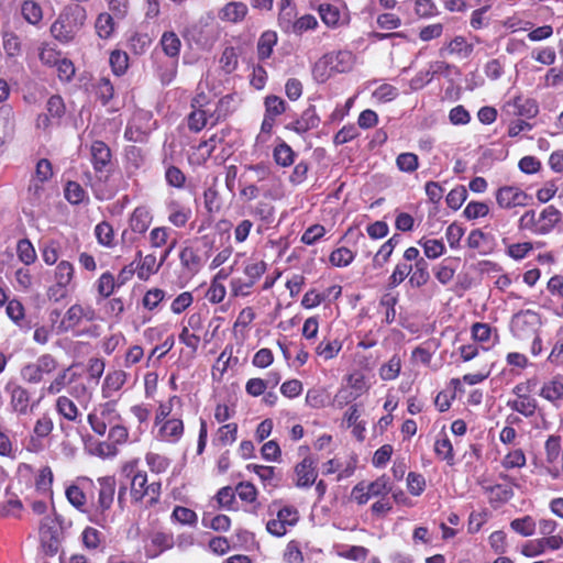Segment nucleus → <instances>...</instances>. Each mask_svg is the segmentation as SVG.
Returning a JSON list of instances; mask_svg holds the SVG:
<instances>
[{
    "mask_svg": "<svg viewBox=\"0 0 563 563\" xmlns=\"http://www.w3.org/2000/svg\"><path fill=\"white\" fill-rule=\"evenodd\" d=\"M90 162L95 172L99 175L98 181L92 180L91 173L85 174V184L89 185L98 200L110 199L113 192L104 189L101 180L108 177L111 165V151L102 141H95L90 146Z\"/></svg>",
    "mask_w": 563,
    "mask_h": 563,
    "instance_id": "nucleus-1",
    "label": "nucleus"
},
{
    "mask_svg": "<svg viewBox=\"0 0 563 563\" xmlns=\"http://www.w3.org/2000/svg\"><path fill=\"white\" fill-rule=\"evenodd\" d=\"M97 490V500L93 503V512L90 521L106 528L112 522V517L109 511L113 505L117 481L112 475L100 476L95 482L92 487Z\"/></svg>",
    "mask_w": 563,
    "mask_h": 563,
    "instance_id": "nucleus-2",
    "label": "nucleus"
},
{
    "mask_svg": "<svg viewBox=\"0 0 563 563\" xmlns=\"http://www.w3.org/2000/svg\"><path fill=\"white\" fill-rule=\"evenodd\" d=\"M87 20L86 9L75 4L66 7L52 24V35L62 43L71 42Z\"/></svg>",
    "mask_w": 563,
    "mask_h": 563,
    "instance_id": "nucleus-3",
    "label": "nucleus"
},
{
    "mask_svg": "<svg viewBox=\"0 0 563 563\" xmlns=\"http://www.w3.org/2000/svg\"><path fill=\"white\" fill-rule=\"evenodd\" d=\"M222 29L216 21L213 12L202 14L195 23L187 29V37L197 47L210 51L220 40Z\"/></svg>",
    "mask_w": 563,
    "mask_h": 563,
    "instance_id": "nucleus-4",
    "label": "nucleus"
},
{
    "mask_svg": "<svg viewBox=\"0 0 563 563\" xmlns=\"http://www.w3.org/2000/svg\"><path fill=\"white\" fill-rule=\"evenodd\" d=\"M123 474L130 479V495L133 503H141L145 496H151V501L158 500L161 483H148L147 474L137 468V462H129L122 467Z\"/></svg>",
    "mask_w": 563,
    "mask_h": 563,
    "instance_id": "nucleus-5",
    "label": "nucleus"
},
{
    "mask_svg": "<svg viewBox=\"0 0 563 563\" xmlns=\"http://www.w3.org/2000/svg\"><path fill=\"white\" fill-rule=\"evenodd\" d=\"M560 220V210L554 206H548L540 213L534 210L526 211L518 221V228L521 231L544 235L550 233Z\"/></svg>",
    "mask_w": 563,
    "mask_h": 563,
    "instance_id": "nucleus-6",
    "label": "nucleus"
},
{
    "mask_svg": "<svg viewBox=\"0 0 563 563\" xmlns=\"http://www.w3.org/2000/svg\"><path fill=\"white\" fill-rule=\"evenodd\" d=\"M87 421L96 434L104 435L108 429L122 421V417L117 409V401L109 400L99 404L89 412Z\"/></svg>",
    "mask_w": 563,
    "mask_h": 563,
    "instance_id": "nucleus-7",
    "label": "nucleus"
},
{
    "mask_svg": "<svg viewBox=\"0 0 563 563\" xmlns=\"http://www.w3.org/2000/svg\"><path fill=\"white\" fill-rule=\"evenodd\" d=\"M156 128L157 122L154 120L153 113L148 110L137 109L126 124L124 139L134 143H144Z\"/></svg>",
    "mask_w": 563,
    "mask_h": 563,
    "instance_id": "nucleus-8",
    "label": "nucleus"
},
{
    "mask_svg": "<svg viewBox=\"0 0 563 563\" xmlns=\"http://www.w3.org/2000/svg\"><path fill=\"white\" fill-rule=\"evenodd\" d=\"M58 366L57 360L48 353L40 355L34 362L22 366L21 378L29 384L41 383L46 375L53 374Z\"/></svg>",
    "mask_w": 563,
    "mask_h": 563,
    "instance_id": "nucleus-9",
    "label": "nucleus"
},
{
    "mask_svg": "<svg viewBox=\"0 0 563 563\" xmlns=\"http://www.w3.org/2000/svg\"><path fill=\"white\" fill-rule=\"evenodd\" d=\"M540 325L541 318L539 313L532 310L520 311L511 319V331L520 340L537 335Z\"/></svg>",
    "mask_w": 563,
    "mask_h": 563,
    "instance_id": "nucleus-10",
    "label": "nucleus"
},
{
    "mask_svg": "<svg viewBox=\"0 0 563 563\" xmlns=\"http://www.w3.org/2000/svg\"><path fill=\"white\" fill-rule=\"evenodd\" d=\"M97 319V312L90 305L74 303L64 313L58 325L60 332L73 331L82 321L92 322Z\"/></svg>",
    "mask_w": 563,
    "mask_h": 563,
    "instance_id": "nucleus-11",
    "label": "nucleus"
},
{
    "mask_svg": "<svg viewBox=\"0 0 563 563\" xmlns=\"http://www.w3.org/2000/svg\"><path fill=\"white\" fill-rule=\"evenodd\" d=\"M495 199L500 209L511 210L518 207L528 206L531 200V196L518 186L505 185L495 191Z\"/></svg>",
    "mask_w": 563,
    "mask_h": 563,
    "instance_id": "nucleus-12",
    "label": "nucleus"
},
{
    "mask_svg": "<svg viewBox=\"0 0 563 563\" xmlns=\"http://www.w3.org/2000/svg\"><path fill=\"white\" fill-rule=\"evenodd\" d=\"M74 276V265L68 261H60L55 267V284L48 288V297L56 301L64 298L67 294V288L71 285Z\"/></svg>",
    "mask_w": 563,
    "mask_h": 563,
    "instance_id": "nucleus-13",
    "label": "nucleus"
},
{
    "mask_svg": "<svg viewBox=\"0 0 563 563\" xmlns=\"http://www.w3.org/2000/svg\"><path fill=\"white\" fill-rule=\"evenodd\" d=\"M5 390L10 395V408L19 416H26L33 411L40 400L31 402L30 391L21 385L8 384Z\"/></svg>",
    "mask_w": 563,
    "mask_h": 563,
    "instance_id": "nucleus-14",
    "label": "nucleus"
},
{
    "mask_svg": "<svg viewBox=\"0 0 563 563\" xmlns=\"http://www.w3.org/2000/svg\"><path fill=\"white\" fill-rule=\"evenodd\" d=\"M95 482L86 476H80L76 482L66 488L65 495L71 506L80 511H85L87 497L85 490L91 489Z\"/></svg>",
    "mask_w": 563,
    "mask_h": 563,
    "instance_id": "nucleus-15",
    "label": "nucleus"
},
{
    "mask_svg": "<svg viewBox=\"0 0 563 563\" xmlns=\"http://www.w3.org/2000/svg\"><path fill=\"white\" fill-rule=\"evenodd\" d=\"M355 56L351 51H338L323 56L324 65L335 73H346L353 68Z\"/></svg>",
    "mask_w": 563,
    "mask_h": 563,
    "instance_id": "nucleus-16",
    "label": "nucleus"
},
{
    "mask_svg": "<svg viewBox=\"0 0 563 563\" xmlns=\"http://www.w3.org/2000/svg\"><path fill=\"white\" fill-rule=\"evenodd\" d=\"M109 442H102L99 444V450L101 454L104 455H115L117 449L114 445L124 444L129 439V430L120 421L118 424L112 426L108 432Z\"/></svg>",
    "mask_w": 563,
    "mask_h": 563,
    "instance_id": "nucleus-17",
    "label": "nucleus"
},
{
    "mask_svg": "<svg viewBox=\"0 0 563 563\" xmlns=\"http://www.w3.org/2000/svg\"><path fill=\"white\" fill-rule=\"evenodd\" d=\"M249 9L244 2L231 1L225 3L218 11V18L222 22L238 24L242 22L247 15Z\"/></svg>",
    "mask_w": 563,
    "mask_h": 563,
    "instance_id": "nucleus-18",
    "label": "nucleus"
},
{
    "mask_svg": "<svg viewBox=\"0 0 563 563\" xmlns=\"http://www.w3.org/2000/svg\"><path fill=\"white\" fill-rule=\"evenodd\" d=\"M153 221L151 209L146 206L136 207L129 218V228L133 233L145 234Z\"/></svg>",
    "mask_w": 563,
    "mask_h": 563,
    "instance_id": "nucleus-19",
    "label": "nucleus"
},
{
    "mask_svg": "<svg viewBox=\"0 0 563 563\" xmlns=\"http://www.w3.org/2000/svg\"><path fill=\"white\" fill-rule=\"evenodd\" d=\"M240 102L241 99L236 93L225 95L224 97L219 99L214 108L211 109L212 113H210V117L214 118L213 123L224 120L234 111H236V109L240 106Z\"/></svg>",
    "mask_w": 563,
    "mask_h": 563,
    "instance_id": "nucleus-20",
    "label": "nucleus"
},
{
    "mask_svg": "<svg viewBox=\"0 0 563 563\" xmlns=\"http://www.w3.org/2000/svg\"><path fill=\"white\" fill-rule=\"evenodd\" d=\"M295 473L297 476L296 486L300 488L310 487L316 482L318 475L314 461L310 456L305 457L296 465Z\"/></svg>",
    "mask_w": 563,
    "mask_h": 563,
    "instance_id": "nucleus-21",
    "label": "nucleus"
},
{
    "mask_svg": "<svg viewBox=\"0 0 563 563\" xmlns=\"http://www.w3.org/2000/svg\"><path fill=\"white\" fill-rule=\"evenodd\" d=\"M320 123V118L317 114L316 107L309 106L288 128L298 134H303L309 130L316 129Z\"/></svg>",
    "mask_w": 563,
    "mask_h": 563,
    "instance_id": "nucleus-22",
    "label": "nucleus"
},
{
    "mask_svg": "<svg viewBox=\"0 0 563 563\" xmlns=\"http://www.w3.org/2000/svg\"><path fill=\"white\" fill-rule=\"evenodd\" d=\"M55 410L63 419L69 422H81V412L77 405L67 396L57 397L55 401Z\"/></svg>",
    "mask_w": 563,
    "mask_h": 563,
    "instance_id": "nucleus-23",
    "label": "nucleus"
},
{
    "mask_svg": "<svg viewBox=\"0 0 563 563\" xmlns=\"http://www.w3.org/2000/svg\"><path fill=\"white\" fill-rule=\"evenodd\" d=\"M179 261L181 267L189 275H196L203 265L202 257L198 254V251L192 246H185L179 253Z\"/></svg>",
    "mask_w": 563,
    "mask_h": 563,
    "instance_id": "nucleus-24",
    "label": "nucleus"
},
{
    "mask_svg": "<svg viewBox=\"0 0 563 563\" xmlns=\"http://www.w3.org/2000/svg\"><path fill=\"white\" fill-rule=\"evenodd\" d=\"M511 113L528 119L534 118L539 112V106L536 100L523 97H516L508 102Z\"/></svg>",
    "mask_w": 563,
    "mask_h": 563,
    "instance_id": "nucleus-25",
    "label": "nucleus"
},
{
    "mask_svg": "<svg viewBox=\"0 0 563 563\" xmlns=\"http://www.w3.org/2000/svg\"><path fill=\"white\" fill-rule=\"evenodd\" d=\"M126 373L124 371H113L107 374L102 384V397L110 399L114 393L119 391L126 382Z\"/></svg>",
    "mask_w": 563,
    "mask_h": 563,
    "instance_id": "nucleus-26",
    "label": "nucleus"
},
{
    "mask_svg": "<svg viewBox=\"0 0 563 563\" xmlns=\"http://www.w3.org/2000/svg\"><path fill=\"white\" fill-rule=\"evenodd\" d=\"M429 280V263L426 260H419L418 263L411 264V273L408 283L412 288H421L427 285Z\"/></svg>",
    "mask_w": 563,
    "mask_h": 563,
    "instance_id": "nucleus-27",
    "label": "nucleus"
},
{
    "mask_svg": "<svg viewBox=\"0 0 563 563\" xmlns=\"http://www.w3.org/2000/svg\"><path fill=\"white\" fill-rule=\"evenodd\" d=\"M540 396L550 402L563 401V378L555 376L545 382L540 389Z\"/></svg>",
    "mask_w": 563,
    "mask_h": 563,
    "instance_id": "nucleus-28",
    "label": "nucleus"
},
{
    "mask_svg": "<svg viewBox=\"0 0 563 563\" xmlns=\"http://www.w3.org/2000/svg\"><path fill=\"white\" fill-rule=\"evenodd\" d=\"M168 221L176 228L186 225L191 217V210L181 206L178 201L173 200L167 205Z\"/></svg>",
    "mask_w": 563,
    "mask_h": 563,
    "instance_id": "nucleus-29",
    "label": "nucleus"
},
{
    "mask_svg": "<svg viewBox=\"0 0 563 563\" xmlns=\"http://www.w3.org/2000/svg\"><path fill=\"white\" fill-rule=\"evenodd\" d=\"M136 256L141 258V262L136 267L137 277L140 279H146L151 275L156 274L161 266L163 265L162 261H157L154 254H147L144 257H142V252L139 251L136 253Z\"/></svg>",
    "mask_w": 563,
    "mask_h": 563,
    "instance_id": "nucleus-30",
    "label": "nucleus"
},
{
    "mask_svg": "<svg viewBox=\"0 0 563 563\" xmlns=\"http://www.w3.org/2000/svg\"><path fill=\"white\" fill-rule=\"evenodd\" d=\"M184 433V423L180 419L173 418L163 422L159 435L164 441L175 443Z\"/></svg>",
    "mask_w": 563,
    "mask_h": 563,
    "instance_id": "nucleus-31",
    "label": "nucleus"
},
{
    "mask_svg": "<svg viewBox=\"0 0 563 563\" xmlns=\"http://www.w3.org/2000/svg\"><path fill=\"white\" fill-rule=\"evenodd\" d=\"M211 109H192L188 115V128L190 131L200 132L208 123L214 125V118L210 117Z\"/></svg>",
    "mask_w": 563,
    "mask_h": 563,
    "instance_id": "nucleus-32",
    "label": "nucleus"
},
{
    "mask_svg": "<svg viewBox=\"0 0 563 563\" xmlns=\"http://www.w3.org/2000/svg\"><path fill=\"white\" fill-rule=\"evenodd\" d=\"M562 442L561 437L552 434L550 435L544 443V453H545V468L556 465L559 462L561 452H562Z\"/></svg>",
    "mask_w": 563,
    "mask_h": 563,
    "instance_id": "nucleus-33",
    "label": "nucleus"
},
{
    "mask_svg": "<svg viewBox=\"0 0 563 563\" xmlns=\"http://www.w3.org/2000/svg\"><path fill=\"white\" fill-rule=\"evenodd\" d=\"M159 44L166 56L177 62L180 53L181 42L175 32H164Z\"/></svg>",
    "mask_w": 563,
    "mask_h": 563,
    "instance_id": "nucleus-34",
    "label": "nucleus"
},
{
    "mask_svg": "<svg viewBox=\"0 0 563 563\" xmlns=\"http://www.w3.org/2000/svg\"><path fill=\"white\" fill-rule=\"evenodd\" d=\"M93 93L102 106H108L114 96V87L109 78L101 77L92 85Z\"/></svg>",
    "mask_w": 563,
    "mask_h": 563,
    "instance_id": "nucleus-35",
    "label": "nucleus"
},
{
    "mask_svg": "<svg viewBox=\"0 0 563 563\" xmlns=\"http://www.w3.org/2000/svg\"><path fill=\"white\" fill-rule=\"evenodd\" d=\"M249 213L263 223L271 224L274 221L275 208L268 201H258L249 207Z\"/></svg>",
    "mask_w": 563,
    "mask_h": 563,
    "instance_id": "nucleus-36",
    "label": "nucleus"
},
{
    "mask_svg": "<svg viewBox=\"0 0 563 563\" xmlns=\"http://www.w3.org/2000/svg\"><path fill=\"white\" fill-rule=\"evenodd\" d=\"M434 452L438 457L446 461L448 464L452 465L454 463L453 446L445 432L439 433L434 443Z\"/></svg>",
    "mask_w": 563,
    "mask_h": 563,
    "instance_id": "nucleus-37",
    "label": "nucleus"
},
{
    "mask_svg": "<svg viewBox=\"0 0 563 563\" xmlns=\"http://www.w3.org/2000/svg\"><path fill=\"white\" fill-rule=\"evenodd\" d=\"M95 29L100 38H111L115 30L114 18L107 12L100 13L96 19Z\"/></svg>",
    "mask_w": 563,
    "mask_h": 563,
    "instance_id": "nucleus-38",
    "label": "nucleus"
},
{
    "mask_svg": "<svg viewBox=\"0 0 563 563\" xmlns=\"http://www.w3.org/2000/svg\"><path fill=\"white\" fill-rule=\"evenodd\" d=\"M507 405L511 410L517 411L523 415L525 417L533 416L537 409L536 399L529 395L526 397L509 400Z\"/></svg>",
    "mask_w": 563,
    "mask_h": 563,
    "instance_id": "nucleus-39",
    "label": "nucleus"
},
{
    "mask_svg": "<svg viewBox=\"0 0 563 563\" xmlns=\"http://www.w3.org/2000/svg\"><path fill=\"white\" fill-rule=\"evenodd\" d=\"M277 43V34L273 31L264 32L257 42V55L260 59H267Z\"/></svg>",
    "mask_w": 563,
    "mask_h": 563,
    "instance_id": "nucleus-40",
    "label": "nucleus"
},
{
    "mask_svg": "<svg viewBox=\"0 0 563 563\" xmlns=\"http://www.w3.org/2000/svg\"><path fill=\"white\" fill-rule=\"evenodd\" d=\"M319 15L322 22L329 27L339 26L341 13L336 5L330 3H322L318 8Z\"/></svg>",
    "mask_w": 563,
    "mask_h": 563,
    "instance_id": "nucleus-41",
    "label": "nucleus"
},
{
    "mask_svg": "<svg viewBox=\"0 0 563 563\" xmlns=\"http://www.w3.org/2000/svg\"><path fill=\"white\" fill-rule=\"evenodd\" d=\"M70 372V367L64 368L60 371L55 378L46 386L42 388V391L47 395H57L65 387L71 383V379L68 377Z\"/></svg>",
    "mask_w": 563,
    "mask_h": 563,
    "instance_id": "nucleus-42",
    "label": "nucleus"
},
{
    "mask_svg": "<svg viewBox=\"0 0 563 563\" xmlns=\"http://www.w3.org/2000/svg\"><path fill=\"white\" fill-rule=\"evenodd\" d=\"M342 349V342L339 340H322L316 347L318 356L324 361L334 358Z\"/></svg>",
    "mask_w": 563,
    "mask_h": 563,
    "instance_id": "nucleus-43",
    "label": "nucleus"
},
{
    "mask_svg": "<svg viewBox=\"0 0 563 563\" xmlns=\"http://www.w3.org/2000/svg\"><path fill=\"white\" fill-rule=\"evenodd\" d=\"M229 129H222L213 133L208 140L200 142L198 150L205 151L207 156H210L219 144L225 142L227 136L230 134Z\"/></svg>",
    "mask_w": 563,
    "mask_h": 563,
    "instance_id": "nucleus-44",
    "label": "nucleus"
},
{
    "mask_svg": "<svg viewBox=\"0 0 563 563\" xmlns=\"http://www.w3.org/2000/svg\"><path fill=\"white\" fill-rule=\"evenodd\" d=\"M96 287L99 296L102 298L110 297L114 289L119 288L115 282V277L110 272H106L100 275L96 282Z\"/></svg>",
    "mask_w": 563,
    "mask_h": 563,
    "instance_id": "nucleus-45",
    "label": "nucleus"
},
{
    "mask_svg": "<svg viewBox=\"0 0 563 563\" xmlns=\"http://www.w3.org/2000/svg\"><path fill=\"white\" fill-rule=\"evenodd\" d=\"M274 159L282 167L290 166L295 161V152L285 142L279 143L273 152Z\"/></svg>",
    "mask_w": 563,
    "mask_h": 563,
    "instance_id": "nucleus-46",
    "label": "nucleus"
},
{
    "mask_svg": "<svg viewBox=\"0 0 563 563\" xmlns=\"http://www.w3.org/2000/svg\"><path fill=\"white\" fill-rule=\"evenodd\" d=\"M109 63H110L112 73L115 76H122L128 70L129 56L125 52L115 49V51L111 52Z\"/></svg>",
    "mask_w": 563,
    "mask_h": 563,
    "instance_id": "nucleus-47",
    "label": "nucleus"
},
{
    "mask_svg": "<svg viewBox=\"0 0 563 563\" xmlns=\"http://www.w3.org/2000/svg\"><path fill=\"white\" fill-rule=\"evenodd\" d=\"M145 462L150 471L155 474L165 473L170 465L168 457L154 452H148L145 455Z\"/></svg>",
    "mask_w": 563,
    "mask_h": 563,
    "instance_id": "nucleus-48",
    "label": "nucleus"
},
{
    "mask_svg": "<svg viewBox=\"0 0 563 563\" xmlns=\"http://www.w3.org/2000/svg\"><path fill=\"white\" fill-rule=\"evenodd\" d=\"M16 254L19 260L25 265L33 264L37 258L35 249L27 239H22L18 242Z\"/></svg>",
    "mask_w": 563,
    "mask_h": 563,
    "instance_id": "nucleus-49",
    "label": "nucleus"
},
{
    "mask_svg": "<svg viewBox=\"0 0 563 563\" xmlns=\"http://www.w3.org/2000/svg\"><path fill=\"white\" fill-rule=\"evenodd\" d=\"M401 369V360L398 355H394L387 363L379 368V377L383 380H394L398 377Z\"/></svg>",
    "mask_w": 563,
    "mask_h": 563,
    "instance_id": "nucleus-50",
    "label": "nucleus"
},
{
    "mask_svg": "<svg viewBox=\"0 0 563 563\" xmlns=\"http://www.w3.org/2000/svg\"><path fill=\"white\" fill-rule=\"evenodd\" d=\"M419 245L422 246L426 257L435 260L443 255L445 251L444 243L435 239H421Z\"/></svg>",
    "mask_w": 563,
    "mask_h": 563,
    "instance_id": "nucleus-51",
    "label": "nucleus"
},
{
    "mask_svg": "<svg viewBox=\"0 0 563 563\" xmlns=\"http://www.w3.org/2000/svg\"><path fill=\"white\" fill-rule=\"evenodd\" d=\"M82 544L87 550H98L103 541L102 533L92 527H87L81 533Z\"/></svg>",
    "mask_w": 563,
    "mask_h": 563,
    "instance_id": "nucleus-52",
    "label": "nucleus"
},
{
    "mask_svg": "<svg viewBox=\"0 0 563 563\" xmlns=\"http://www.w3.org/2000/svg\"><path fill=\"white\" fill-rule=\"evenodd\" d=\"M2 46L9 57H16L22 51L20 37L13 32H3Z\"/></svg>",
    "mask_w": 563,
    "mask_h": 563,
    "instance_id": "nucleus-53",
    "label": "nucleus"
},
{
    "mask_svg": "<svg viewBox=\"0 0 563 563\" xmlns=\"http://www.w3.org/2000/svg\"><path fill=\"white\" fill-rule=\"evenodd\" d=\"M510 527L520 536L530 537L534 533L537 525L532 517L525 516L522 518L514 519L510 522Z\"/></svg>",
    "mask_w": 563,
    "mask_h": 563,
    "instance_id": "nucleus-54",
    "label": "nucleus"
},
{
    "mask_svg": "<svg viewBox=\"0 0 563 563\" xmlns=\"http://www.w3.org/2000/svg\"><path fill=\"white\" fill-rule=\"evenodd\" d=\"M526 454L521 449L509 451L501 461V466L506 470L521 468L526 465Z\"/></svg>",
    "mask_w": 563,
    "mask_h": 563,
    "instance_id": "nucleus-55",
    "label": "nucleus"
},
{
    "mask_svg": "<svg viewBox=\"0 0 563 563\" xmlns=\"http://www.w3.org/2000/svg\"><path fill=\"white\" fill-rule=\"evenodd\" d=\"M411 273V264L399 262L391 275L388 278V287L396 288L399 286L406 278L409 279V275Z\"/></svg>",
    "mask_w": 563,
    "mask_h": 563,
    "instance_id": "nucleus-56",
    "label": "nucleus"
},
{
    "mask_svg": "<svg viewBox=\"0 0 563 563\" xmlns=\"http://www.w3.org/2000/svg\"><path fill=\"white\" fill-rule=\"evenodd\" d=\"M23 18L31 24H37L42 20V9L33 0H25L21 7Z\"/></svg>",
    "mask_w": 563,
    "mask_h": 563,
    "instance_id": "nucleus-57",
    "label": "nucleus"
},
{
    "mask_svg": "<svg viewBox=\"0 0 563 563\" xmlns=\"http://www.w3.org/2000/svg\"><path fill=\"white\" fill-rule=\"evenodd\" d=\"M450 54L468 57L473 52V45L467 43L464 36H455L445 48Z\"/></svg>",
    "mask_w": 563,
    "mask_h": 563,
    "instance_id": "nucleus-58",
    "label": "nucleus"
},
{
    "mask_svg": "<svg viewBox=\"0 0 563 563\" xmlns=\"http://www.w3.org/2000/svg\"><path fill=\"white\" fill-rule=\"evenodd\" d=\"M172 230L167 227H156L150 231L148 243L153 249L167 245Z\"/></svg>",
    "mask_w": 563,
    "mask_h": 563,
    "instance_id": "nucleus-59",
    "label": "nucleus"
},
{
    "mask_svg": "<svg viewBox=\"0 0 563 563\" xmlns=\"http://www.w3.org/2000/svg\"><path fill=\"white\" fill-rule=\"evenodd\" d=\"M203 527L211 528L216 531H228L231 526V520L225 515H217L211 517L209 514L202 517Z\"/></svg>",
    "mask_w": 563,
    "mask_h": 563,
    "instance_id": "nucleus-60",
    "label": "nucleus"
},
{
    "mask_svg": "<svg viewBox=\"0 0 563 563\" xmlns=\"http://www.w3.org/2000/svg\"><path fill=\"white\" fill-rule=\"evenodd\" d=\"M172 520L181 525L195 526L198 517L194 510L187 507L176 506L172 512Z\"/></svg>",
    "mask_w": 563,
    "mask_h": 563,
    "instance_id": "nucleus-61",
    "label": "nucleus"
},
{
    "mask_svg": "<svg viewBox=\"0 0 563 563\" xmlns=\"http://www.w3.org/2000/svg\"><path fill=\"white\" fill-rule=\"evenodd\" d=\"M413 10L420 19H430L439 14V9L433 0H415Z\"/></svg>",
    "mask_w": 563,
    "mask_h": 563,
    "instance_id": "nucleus-62",
    "label": "nucleus"
},
{
    "mask_svg": "<svg viewBox=\"0 0 563 563\" xmlns=\"http://www.w3.org/2000/svg\"><path fill=\"white\" fill-rule=\"evenodd\" d=\"M65 198L71 205H79L87 198V194L78 183L68 181L65 187Z\"/></svg>",
    "mask_w": 563,
    "mask_h": 563,
    "instance_id": "nucleus-63",
    "label": "nucleus"
},
{
    "mask_svg": "<svg viewBox=\"0 0 563 563\" xmlns=\"http://www.w3.org/2000/svg\"><path fill=\"white\" fill-rule=\"evenodd\" d=\"M238 437V424L236 423H228L223 424L218 429L217 432V441L223 445H231L235 442Z\"/></svg>",
    "mask_w": 563,
    "mask_h": 563,
    "instance_id": "nucleus-64",
    "label": "nucleus"
}]
</instances>
